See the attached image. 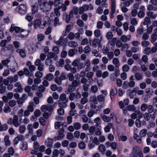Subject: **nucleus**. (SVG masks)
Listing matches in <instances>:
<instances>
[{
  "instance_id": "09e8293b",
  "label": "nucleus",
  "mask_w": 157,
  "mask_h": 157,
  "mask_svg": "<svg viewBox=\"0 0 157 157\" xmlns=\"http://www.w3.org/2000/svg\"><path fill=\"white\" fill-rule=\"evenodd\" d=\"M94 122L96 124V126H98L99 124H100L101 122V121L100 119V118L98 117L96 118H95L94 120Z\"/></svg>"
},
{
  "instance_id": "680f3d73",
  "label": "nucleus",
  "mask_w": 157,
  "mask_h": 157,
  "mask_svg": "<svg viewBox=\"0 0 157 157\" xmlns=\"http://www.w3.org/2000/svg\"><path fill=\"white\" fill-rule=\"evenodd\" d=\"M40 124L42 126H44L46 123L45 119L43 117H40L39 119Z\"/></svg>"
},
{
  "instance_id": "2f4dec72",
  "label": "nucleus",
  "mask_w": 157,
  "mask_h": 157,
  "mask_svg": "<svg viewBox=\"0 0 157 157\" xmlns=\"http://www.w3.org/2000/svg\"><path fill=\"white\" fill-rule=\"evenodd\" d=\"M101 117L102 118V120L105 122H109L111 121V119L110 117L104 115H101Z\"/></svg>"
},
{
  "instance_id": "c9c22d12",
  "label": "nucleus",
  "mask_w": 157,
  "mask_h": 157,
  "mask_svg": "<svg viewBox=\"0 0 157 157\" xmlns=\"http://www.w3.org/2000/svg\"><path fill=\"white\" fill-rule=\"evenodd\" d=\"M10 61L9 59H6L2 60L1 61V63L3 66L8 67V64L10 63Z\"/></svg>"
},
{
  "instance_id": "4c0bfd02",
  "label": "nucleus",
  "mask_w": 157,
  "mask_h": 157,
  "mask_svg": "<svg viewBox=\"0 0 157 157\" xmlns=\"http://www.w3.org/2000/svg\"><path fill=\"white\" fill-rule=\"evenodd\" d=\"M68 45L70 47H71L73 48H76L77 47L78 45L77 43L74 41H71L68 42Z\"/></svg>"
},
{
  "instance_id": "603ef678",
  "label": "nucleus",
  "mask_w": 157,
  "mask_h": 157,
  "mask_svg": "<svg viewBox=\"0 0 157 157\" xmlns=\"http://www.w3.org/2000/svg\"><path fill=\"white\" fill-rule=\"evenodd\" d=\"M151 42L154 44L157 40V35L153 33L151 36Z\"/></svg>"
},
{
  "instance_id": "4d7b16f0",
  "label": "nucleus",
  "mask_w": 157,
  "mask_h": 157,
  "mask_svg": "<svg viewBox=\"0 0 157 157\" xmlns=\"http://www.w3.org/2000/svg\"><path fill=\"white\" fill-rule=\"evenodd\" d=\"M45 78L48 81H51L54 78L53 75L51 73H48L46 76Z\"/></svg>"
},
{
  "instance_id": "b1692460",
  "label": "nucleus",
  "mask_w": 157,
  "mask_h": 157,
  "mask_svg": "<svg viewBox=\"0 0 157 157\" xmlns=\"http://www.w3.org/2000/svg\"><path fill=\"white\" fill-rule=\"evenodd\" d=\"M4 141L5 143V145L6 146H9L11 144V142L9 140V136H5L4 138Z\"/></svg>"
},
{
  "instance_id": "2eb2a0df",
  "label": "nucleus",
  "mask_w": 157,
  "mask_h": 157,
  "mask_svg": "<svg viewBox=\"0 0 157 157\" xmlns=\"http://www.w3.org/2000/svg\"><path fill=\"white\" fill-rule=\"evenodd\" d=\"M144 32V28L142 26L139 27L137 30V33L136 36L138 38L141 37Z\"/></svg>"
},
{
  "instance_id": "6ab92c4d",
  "label": "nucleus",
  "mask_w": 157,
  "mask_h": 157,
  "mask_svg": "<svg viewBox=\"0 0 157 157\" xmlns=\"http://www.w3.org/2000/svg\"><path fill=\"white\" fill-rule=\"evenodd\" d=\"M129 103V99L128 98L125 99L124 100V103L122 101L119 102V105L120 108H123L125 107V105H127Z\"/></svg>"
},
{
  "instance_id": "6e6d98bb",
  "label": "nucleus",
  "mask_w": 157,
  "mask_h": 157,
  "mask_svg": "<svg viewBox=\"0 0 157 157\" xmlns=\"http://www.w3.org/2000/svg\"><path fill=\"white\" fill-rule=\"evenodd\" d=\"M151 23V20L150 18L148 17H145L144 19V22L142 23L144 25H148L150 24Z\"/></svg>"
},
{
  "instance_id": "4468645a",
  "label": "nucleus",
  "mask_w": 157,
  "mask_h": 157,
  "mask_svg": "<svg viewBox=\"0 0 157 157\" xmlns=\"http://www.w3.org/2000/svg\"><path fill=\"white\" fill-rule=\"evenodd\" d=\"M78 10H79L78 7L76 6H74L69 12V14L71 17H73V14H78Z\"/></svg>"
},
{
  "instance_id": "f03ea898",
  "label": "nucleus",
  "mask_w": 157,
  "mask_h": 157,
  "mask_svg": "<svg viewBox=\"0 0 157 157\" xmlns=\"http://www.w3.org/2000/svg\"><path fill=\"white\" fill-rule=\"evenodd\" d=\"M53 1H49L48 2H46L40 6V10L43 12H46L49 11L52 9V6L53 5Z\"/></svg>"
},
{
  "instance_id": "58836bf2",
  "label": "nucleus",
  "mask_w": 157,
  "mask_h": 157,
  "mask_svg": "<svg viewBox=\"0 0 157 157\" xmlns=\"http://www.w3.org/2000/svg\"><path fill=\"white\" fill-rule=\"evenodd\" d=\"M98 39L97 38H94L92 42V46L94 48H96L99 44Z\"/></svg>"
},
{
  "instance_id": "9b49d317",
  "label": "nucleus",
  "mask_w": 157,
  "mask_h": 157,
  "mask_svg": "<svg viewBox=\"0 0 157 157\" xmlns=\"http://www.w3.org/2000/svg\"><path fill=\"white\" fill-rule=\"evenodd\" d=\"M79 13L80 14H82L84 12H86L88 10V6L87 4H85L82 6L80 7L79 9Z\"/></svg>"
},
{
  "instance_id": "412c9836",
  "label": "nucleus",
  "mask_w": 157,
  "mask_h": 157,
  "mask_svg": "<svg viewBox=\"0 0 157 157\" xmlns=\"http://www.w3.org/2000/svg\"><path fill=\"white\" fill-rule=\"evenodd\" d=\"M94 75V73L92 71H89L86 73V77L88 79L90 83L93 81V80L92 78Z\"/></svg>"
},
{
  "instance_id": "393cba45",
  "label": "nucleus",
  "mask_w": 157,
  "mask_h": 157,
  "mask_svg": "<svg viewBox=\"0 0 157 157\" xmlns=\"http://www.w3.org/2000/svg\"><path fill=\"white\" fill-rule=\"evenodd\" d=\"M146 14L148 17L153 19H155L157 16V14H154L151 11H149L147 12Z\"/></svg>"
},
{
  "instance_id": "9d476101",
  "label": "nucleus",
  "mask_w": 157,
  "mask_h": 157,
  "mask_svg": "<svg viewBox=\"0 0 157 157\" xmlns=\"http://www.w3.org/2000/svg\"><path fill=\"white\" fill-rule=\"evenodd\" d=\"M39 145L37 142H35L33 143V147L34 150L31 151V153L32 155H36V153L38 151Z\"/></svg>"
},
{
  "instance_id": "bf43d9fd",
  "label": "nucleus",
  "mask_w": 157,
  "mask_h": 157,
  "mask_svg": "<svg viewBox=\"0 0 157 157\" xmlns=\"http://www.w3.org/2000/svg\"><path fill=\"white\" fill-rule=\"evenodd\" d=\"M130 23L133 25L136 26L138 23V21L135 18H130Z\"/></svg>"
},
{
  "instance_id": "c03bdc74",
  "label": "nucleus",
  "mask_w": 157,
  "mask_h": 157,
  "mask_svg": "<svg viewBox=\"0 0 157 157\" xmlns=\"http://www.w3.org/2000/svg\"><path fill=\"white\" fill-rule=\"evenodd\" d=\"M54 25L55 26L60 25L62 24V22L59 21V18L57 17H55L54 19Z\"/></svg>"
},
{
  "instance_id": "ddd939ff",
  "label": "nucleus",
  "mask_w": 157,
  "mask_h": 157,
  "mask_svg": "<svg viewBox=\"0 0 157 157\" xmlns=\"http://www.w3.org/2000/svg\"><path fill=\"white\" fill-rule=\"evenodd\" d=\"M24 139L23 136L21 134L18 135L16 137L14 140V144L15 145L17 144L19 141L23 140Z\"/></svg>"
},
{
  "instance_id": "c85d7f7f",
  "label": "nucleus",
  "mask_w": 157,
  "mask_h": 157,
  "mask_svg": "<svg viewBox=\"0 0 157 157\" xmlns=\"http://www.w3.org/2000/svg\"><path fill=\"white\" fill-rule=\"evenodd\" d=\"M113 124L112 123H108L107 125L104 128L105 132H109Z\"/></svg>"
},
{
  "instance_id": "bb28decb",
  "label": "nucleus",
  "mask_w": 157,
  "mask_h": 157,
  "mask_svg": "<svg viewBox=\"0 0 157 157\" xmlns=\"http://www.w3.org/2000/svg\"><path fill=\"white\" fill-rule=\"evenodd\" d=\"M81 84L80 80H75L72 81L71 85L74 87H77Z\"/></svg>"
},
{
  "instance_id": "e433bc0d",
  "label": "nucleus",
  "mask_w": 157,
  "mask_h": 157,
  "mask_svg": "<svg viewBox=\"0 0 157 157\" xmlns=\"http://www.w3.org/2000/svg\"><path fill=\"white\" fill-rule=\"evenodd\" d=\"M21 149L22 150H25L28 148V143L26 142H24L20 145Z\"/></svg>"
},
{
  "instance_id": "7c9ffc66",
  "label": "nucleus",
  "mask_w": 157,
  "mask_h": 157,
  "mask_svg": "<svg viewBox=\"0 0 157 157\" xmlns=\"http://www.w3.org/2000/svg\"><path fill=\"white\" fill-rule=\"evenodd\" d=\"M117 90L116 88H114L110 91V96L111 99L117 93Z\"/></svg>"
},
{
  "instance_id": "7ed1b4c3",
  "label": "nucleus",
  "mask_w": 157,
  "mask_h": 157,
  "mask_svg": "<svg viewBox=\"0 0 157 157\" xmlns=\"http://www.w3.org/2000/svg\"><path fill=\"white\" fill-rule=\"evenodd\" d=\"M72 65L76 67L77 71H79L80 70L83 68L85 67V65L83 63L80 62L79 59H75L71 63Z\"/></svg>"
},
{
  "instance_id": "69168bd1",
  "label": "nucleus",
  "mask_w": 157,
  "mask_h": 157,
  "mask_svg": "<svg viewBox=\"0 0 157 157\" xmlns=\"http://www.w3.org/2000/svg\"><path fill=\"white\" fill-rule=\"evenodd\" d=\"M73 73H69L67 75L68 80L70 81H73L74 79V76Z\"/></svg>"
},
{
  "instance_id": "5701e85b",
  "label": "nucleus",
  "mask_w": 157,
  "mask_h": 157,
  "mask_svg": "<svg viewBox=\"0 0 157 157\" xmlns=\"http://www.w3.org/2000/svg\"><path fill=\"white\" fill-rule=\"evenodd\" d=\"M17 52L19 54L20 56L23 58L26 56V51L25 49H18L16 50Z\"/></svg>"
},
{
  "instance_id": "dca6fc26",
  "label": "nucleus",
  "mask_w": 157,
  "mask_h": 157,
  "mask_svg": "<svg viewBox=\"0 0 157 157\" xmlns=\"http://www.w3.org/2000/svg\"><path fill=\"white\" fill-rule=\"evenodd\" d=\"M18 76L17 75H15L13 77L11 76H10L8 77L7 78V79L9 80L10 83L16 82L18 80Z\"/></svg>"
},
{
  "instance_id": "de8ad7c7",
  "label": "nucleus",
  "mask_w": 157,
  "mask_h": 157,
  "mask_svg": "<svg viewBox=\"0 0 157 157\" xmlns=\"http://www.w3.org/2000/svg\"><path fill=\"white\" fill-rule=\"evenodd\" d=\"M29 134H32L33 132V126L32 124H29L27 127Z\"/></svg>"
},
{
  "instance_id": "37998d69",
  "label": "nucleus",
  "mask_w": 157,
  "mask_h": 157,
  "mask_svg": "<svg viewBox=\"0 0 157 157\" xmlns=\"http://www.w3.org/2000/svg\"><path fill=\"white\" fill-rule=\"evenodd\" d=\"M90 101L93 102L95 104H96L98 103L97 98L94 96H92L90 97Z\"/></svg>"
},
{
  "instance_id": "864d4df0",
  "label": "nucleus",
  "mask_w": 157,
  "mask_h": 157,
  "mask_svg": "<svg viewBox=\"0 0 157 157\" xmlns=\"http://www.w3.org/2000/svg\"><path fill=\"white\" fill-rule=\"evenodd\" d=\"M98 149L101 153H104L106 150L105 147L103 144H100L99 146Z\"/></svg>"
},
{
  "instance_id": "f8f14e48",
  "label": "nucleus",
  "mask_w": 157,
  "mask_h": 157,
  "mask_svg": "<svg viewBox=\"0 0 157 157\" xmlns=\"http://www.w3.org/2000/svg\"><path fill=\"white\" fill-rule=\"evenodd\" d=\"M97 99L99 102L102 103L101 105L100 106V107H105V105L102 104L104 103L105 100V97L103 95H100L97 97Z\"/></svg>"
},
{
  "instance_id": "20e7f679",
  "label": "nucleus",
  "mask_w": 157,
  "mask_h": 157,
  "mask_svg": "<svg viewBox=\"0 0 157 157\" xmlns=\"http://www.w3.org/2000/svg\"><path fill=\"white\" fill-rule=\"evenodd\" d=\"M133 157H143V154L138 147L135 146L133 147L132 152Z\"/></svg>"
},
{
  "instance_id": "cd10ccee",
  "label": "nucleus",
  "mask_w": 157,
  "mask_h": 157,
  "mask_svg": "<svg viewBox=\"0 0 157 157\" xmlns=\"http://www.w3.org/2000/svg\"><path fill=\"white\" fill-rule=\"evenodd\" d=\"M59 99L60 100L66 102H67L68 100V98H67L66 95L65 94H61L60 96Z\"/></svg>"
},
{
  "instance_id": "0eeeda50",
  "label": "nucleus",
  "mask_w": 157,
  "mask_h": 157,
  "mask_svg": "<svg viewBox=\"0 0 157 157\" xmlns=\"http://www.w3.org/2000/svg\"><path fill=\"white\" fill-rule=\"evenodd\" d=\"M45 25V24L43 23H42L41 21L39 20H36L35 22L34 27L35 29H37L38 28L43 29Z\"/></svg>"
},
{
  "instance_id": "e2e57ef3",
  "label": "nucleus",
  "mask_w": 157,
  "mask_h": 157,
  "mask_svg": "<svg viewBox=\"0 0 157 157\" xmlns=\"http://www.w3.org/2000/svg\"><path fill=\"white\" fill-rule=\"evenodd\" d=\"M91 91L94 93H96L98 91V88L97 86L96 85L92 86L91 87Z\"/></svg>"
},
{
  "instance_id": "423d86ee",
  "label": "nucleus",
  "mask_w": 157,
  "mask_h": 157,
  "mask_svg": "<svg viewBox=\"0 0 157 157\" xmlns=\"http://www.w3.org/2000/svg\"><path fill=\"white\" fill-rule=\"evenodd\" d=\"M17 10L19 14L24 15L26 13V6L24 4H21L17 8Z\"/></svg>"
},
{
  "instance_id": "6e6552de",
  "label": "nucleus",
  "mask_w": 157,
  "mask_h": 157,
  "mask_svg": "<svg viewBox=\"0 0 157 157\" xmlns=\"http://www.w3.org/2000/svg\"><path fill=\"white\" fill-rule=\"evenodd\" d=\"M42 111L43 112H45L43 114L44 117L45 118H47L48 116L50 115L52 112L53 109H41Z\"/></svg>"
},
{
  "instance_id": "a878e982",
  "label": "nucleus",
  "mask_w": 157,
  "mask_h": 157,
  "mask_svg": "<svg viewBox=\"0 0 157 157\" xmlns=\"http://www.w3.org/2000/svg\"><path fill=\"white\" fill-rule=\"evenodd\" d=\"M112 63L117 68H118L120 66V63L119 60L117 58H114L113 59Z\"/></svg>"
},
{
  "instance_id": "052dcab7",
  "label": "nucleus",
  "mask_w": 157,
  "mask_h": 157,
  "mask_svg": "<svg viewBox=\"0 0 157 157\" xmlns=\"http://www.w3.org/2000/svg\"><path fill=\"white\" fill-rule=\"evenodd\" d=\"M33 111V109H28L24 112V115L25 116H28L30 114V112H32Z\"/></svg>"
},
{
  "instance_id": "8fccbe9b",
  "label": "nucleus",
  "mask_w": 157,
  "mask_h": 157,
  "mask_svg": "<svg viewBox=\"0 0 157 157\" xmlns=\"http://www.w3.org/2000/svg\"><path fill=\"white\" fill-rule=\"evenodd\" d=\"M135 76L136 80H140L142 78V76L140 73L137 72L135 74Z\"/></svg>"
},
{
  "instance_id": "79ce46f5",
  "label": "nucleus",
  "mask_w": 157,
  "mask_h": 157,
  "mask_svg": "<svg viewBox=\"0 0 157 157\" xmlns=\"http://www.w3.org/2000/svg\"><path fill=\"white\" fill-rule=\"evenodd\" d=\"M146 91L145 92L147 94L146 96H147L149 98H150V97H152V93H153V91L151 93V89L149 88L146 89Z\"/></svg>"
},
{
  "instance_id": "ea45409f",
  "label": "nucleus",
  "mask_w": 157,
  "mask_h": 157,
  "mask_svg": "<svg viewBox=\"0 0 157 157\" xmlns=\"http://www.w3.org/2000/svg\"><path fill=\"white\" fill-rule=\"evenodd\" d=\"M23 71L24 75H25L26 76H31L33 75L32 74L30 73L29 71L27 68H24Z\"/></svg>"
},
{
  "instance_id": "4be33fe9",
  "label": "nucleus",
  "mask_w": 157,
  "mask_h": 157,
  "mask_svg": "<svg viewBox=\"0 0 157 157\" xmlns=\"http://www.w3.org/2000/svg\"><path fill=\"white\" fill-rule=\"evenodd\" d=\"M64 136V131L63 129H60L59 132V134L57 137V139L59 140H62Z\"/></svg>"
},
{
  "instance_id": "0e129e2a",
  "label": "nucleus",
  "mask_w": 157,
  "mask_h": 157,
  "mask_svg": "<svg viewBox=\"0 0 157 157\" xmlns=\"http://www.w3.org/2000/svg\"><path fill=\"white\" fill-rule=\"evenodd\" d=\"M52 60L51 59L47 58L45 60V64L48 66L52 65Z\"/></svg>"
},
{
  "instance_id": "a211bd4d",
  "label": "nucleus",
  "mask_w": 157,
  "mask_h": 157,
  "mask_svg": "<svg viewBox=\"0 0 157 157\" xmlns=\"http://www.w3.org/2000/svg\"><path fill=\"white\" fill-rule=\"evenodd\" d=\"M39 9L38 4L37 3H35L32 6V12L33 14H34L38 12Z\"/></svg>"
},
{
  "instance_id": "3c124183",
  "label": "nucleus",
  "mask_w": 157,
  "mask_h": 157,
  "mask_svg": "<svg viewBox=\"0 0 157 157\" xmlns=\"http://www.w3.org/2000/svg\"><path fill=\"white\" fill-rule=\"evenodd\" d=\"M10 74V70L7 68L5 69L2 73V75L4 77H6L9 75Z\"/></svg>"
},
{
  "instance_id": "338daca9",
  "label": "nucleus",
  "mask_w": 157,
  "mask_h": 157,
  "mask_svg": "<svg viewBox=\"0 0 157 157\" xmlns=\"http://www.w3.org/2000/svg\"><path fill=\"white\" fill-rule=\"evenodd\" d=\"M134 138L135 139L136 141L139 143H140L141 142V139L140 137L136 134H135L134 135Z\"/></svg>"
},
{
  "instance_id": "1a4fd4ad",
  "label": "nucleus",
  "mask_w": 157,
  "mask_h": 157,
  "mask_svg": "<svg viewBox=\"0 0 157 157\" xmlns=\"http://www.w3.org/2000/svg\"><path fill=\"white\" fill-rule=\"evenodd\" d=\"M14 86L17 87L14 90L16 92H21L23 90V89L21 84L20 82H17L14 84Z\"/></svg>"
},
{
  "instance_id": "f704fd0d",
  "label": "nucleus",
  "mask_w": 157,
  "mask_h": 157,
  "mask_svg": "<svg viewBox=\"0 0 157 157\" xmlns=\"http://www.w3.org/2000/svg\"><path fill=\"white\" fill-rule=\"evenodd\" d=\"M148 57L146 55H144L143 56L141 59V60L140 61V62H142V63H143V62L145 64H148Z\"/></svg>"
},
{
  "instance_id": "a19ab883",
  "label": "nucleus",
  "mask_w": 157,
  "mask_h": 157,
  "mask_svg": "<svg viewBox=\"0 0 157 157\" xmlns=\"http://www.w3.org/2000/svg\"><path fill=\"white\" fill-rule=\"evenodd\" d=\"M150 44L149 42L147 40H144L141 43V45L144 48L147 47L149 46Z\"/></svg>"
},
{
  "instance_id": "13d9d810",
  "label": "nucleus",
  "mask_w": 157,
  "mask_h": 157,
  "mask_svg": "<svg viewBox=\"0 0 157 157\" xmlns=\"http://www.w3.org/2000/svg\"><path fill=\"white\" fill-rule=\"evenodd\" d=\"M8 127L6 124H4L0 126V131H6Z\"/></svg>"
},
{
  "instance_id": "c756f323",
  "label": "nucleus",
  "mask_w": 157,
  "mask_h": 157,
  "mask_svg": "<svg viewBox=\"0 0 157 157\" xmlns=\"http://www.w3.org/2000/svg\"><path fill=\"white\" fill-rule=\"evenodd\" d=\"M25 91L28 93V95L29 96H32L33 95V93L31 92V87L30 86H28L25 88Z\"/></svg>"
},
{
  "instance_id": "39448f33",
  "label": "nucleus",
  "mask_w": 157,
  "mask_h": 157,
  "mask_svg": "<svg viewBox=\"0 0 157 157\" xmlns=\"http://www.w3.org/2000/svg\"><path fill=\"white\" fill-rule=\"evenodd\" d=\"M111 1V11L110 17L113 18L114 16L113 14L115 13L116 8V0H110Z\"/></svg>"
},
{
  "instance_id": "774afa93",
  "label": "nucleus",
  "mask_w": 157,
  "mask_h": 157,
  "mask_svg": "<svg viewBox=\"0 0 157 157\" xmlns=\"http://www.w3.org/2000/svg\"><path fill=\"white\" fill-rule=\"evenodd\" d=\"M106 37L108 40L112 39L113 37L112 33L111 32H107L106 34Z\"/></svg>"
},
{
  "instance_id": "f257e3e1",
  "label": "nucleus",
  "mask_w": 157,
  "mask_h": 157,
  "mask_svg": "<svg viewBox=\"0 0 157 157\" xmlns=\"http://www.w3.org/2000/svg\"><path fill=\"white\" fill-rule=\"evenodd\" d=\"M10 31L11 33H13L15 31L16 33H19L18 35L19 37L21 38H24L28 35L31 31L29 30L27 31L24 30L23 29H21L19 27L15 26L14 25H12L10 29Z\"/></svg>"
},
{
  "instance_id": "72a5a7b5",
  "label": "nucleus",
  "mask_w": 157,
  "mask_h": 157,
  "mask_svg": "<svg viewBox=\"0 0 157 157\" xmlns=\"http://www.w3.org/2000/svg\"><path fill=\"white\" fill-rule=\"evenodd\" d=\"M94 34L96 37L98 38L100 37L101 39L102 36H101V31L99 29H97L94 30Z\"/></svg>"
},
{
  "instance_id": "473e14b6",
  "label": "nucleus",
  "mask_w": 157,
  "mask_h": 157,
  "mask_svg": "<svg viewBox=\"0 0 157 157\" xmlns=\"http://www.w3.org/2000/svg\"><path fill=\"white\" fill-rule=\"evenodd\" d=\"M98 109H96L95 110H94L92 109L90 110L88 113V116L89 117H92L94 114H97V111H98Z\"/></svg>"
},
{
  "instance_id": "5fc2aeb1",
  "label": "nucleus",
  "mask_w": 157,
  "mask_h": 157,
  "mask_svg": "<svg viewBox=\"0 0 157 157\" xmlns=\"http://www.w3.org/2000/svg\"><path fill=\"white\" fill-rule=\"evenodd\" d=\"M95 127L94 126H93L90 127V128H89V132L92 135H93L95 131Z\"/></svg>"
},
{
  "instance_id": "f3484780",
  "label": "nucleus",
  "mask_w": 157,
  "mask_h": 157,
  "mask_svg": "<svg viewBox=\"0 0 157 157\" xmlns=\"http://www.w3.org/2000/svg\"><path fill=\"white\" fill-rule=\"evenodd\" d=\"M18 117L17 116L15 115L13 117V124L16 127H18L21 123L19 122L18 121Z\"/></svg>"
},
{
  "instance_id": "49530a36",
  "label": "nucleus",
  "mask_w": 157,
  "mask_h": 157,
  "mask_svg": "<svg viewBox=\"0 0 157 157\" xmlns=\"http://www.w3.org/2000/svg\"><path fill=\"white\" fill-rule=\"evenodd\" d=\"M52 139L48 138L45 141V144L48 147H50L52 145Z\"/></svg>"
},
{
  "instance_id": "aec40b11",
  "label": "nucleus",
  "mask_w": 157,
  "mask_h": 157,
  "mask_svg": "<svg viewBox=\"0 0 157 157\" xmlns=\"http://www.w3.org/2000/svg\"><path fill=\"white\" fill-rule=\"evenodd\" d=\"M131 36L130 35H128L127 36L123 35L121 37L120 39L123 42H126L130 40Z\"/></svg>"
},
{
  "instance_id": "a18cd8bd",
  "label": "nucleus",
  "mask_w": 157,
  "mask_h": 157,
  "mask_svg": "<svg viewBox=\"0 0 157 157\" xmlns=\"http://www.w3.org/2000/svg\"><path fill=\"white\" fill-rule=\"evenodd\" d=\"M81 89V87H79L77 88L76 90V94H75V98L76 99H79L81 98L82 95L79 91V90Z\"/></svg>"
}]
</instances>
